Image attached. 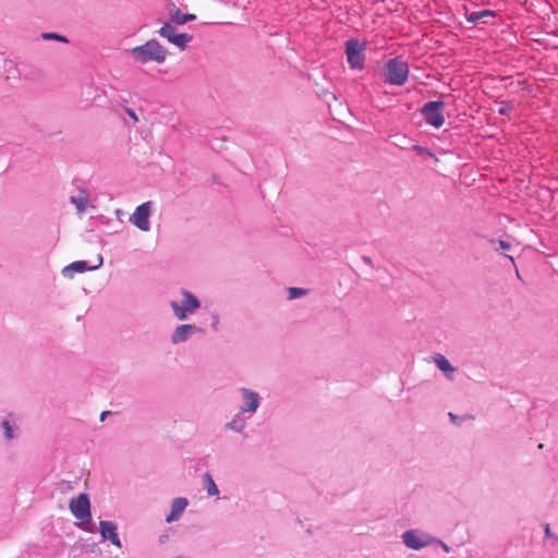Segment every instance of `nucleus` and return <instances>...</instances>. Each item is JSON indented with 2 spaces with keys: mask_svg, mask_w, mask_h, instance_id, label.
<instances>
[{
  "mask_svg": "<svg viewBox=\"0 0 558 558\" xmlns=\"http://www.w3.org/2000/svg\"><path fill=\"white\" fill-rule=\"evenodd\" d=\"M129 52L133 61L142 65L149 62L161 64L168 57V50L156 39H149L144 45L133 47Z\"/></svg>",
  "mask_w": 558,
  "mask_h": 558,
  "instance_id": "nucleus-1",
  "label": "nucleus"
},
{
  "mask_svg": "<svg viewBox=\"0 0 558 558\" xmlns=\"http://www.w3.org/2000/svg\"><path fill=\"white\" fill-rule=\"evenodd\" d=\"M170 307L177 319L186 320L201 307V302L189 290H182L181 299L172 300L170 302Z\"/></svg>",
  "mask_w": 558,
  "mask_h": 558,
  "instance_id": "nucleus-2",
  "label": "nucleus"
},
{
  "mask_svg": "<svg viewBox=\"0 0 558 558\" xmlns=\"http://www.w3.org/2000/svg\"><path fill=\"white\" fill-rule=\"evenodd\" d=\"M409 64L401 57L390 59L385 66V82L390 85L402 86L409 77Z\"/></svg>",
  "mask_w": 558,
  "mask_h": 558,
  "instance_id": "nucleus-3",
  "label": "nucleus"
},
{
  "mask_svg": "<svg viewBox=\"0 0 558 558\" xmlns=\"http://www.w3.org/2000/svg\"><path fill=\"white\" fill-rule=\"evenodd\" d=\"M69 509L73 517L80 520L83 524L90 523V501L86 494H80L77 497L72 498L69 504Z\"/></svg>",
  "mask_w": 558,
  "mask_h": 558,
  "instance_id": "nucleus-4",
  "label": "nucleus"
},
{
  "mask_svg": "<svg viewBox=\"0 0 558 558\" xmlns=\"http://www.w3.org/2000/svg\"><path fill=\"white\" fill-rule=\"evenodd\" d=\"M444 108V101H428L422 107L421 112L427 124L438 129L445 123Z\"/></svg>",
  "mask_w": 558,
  "mask_h": 558,
  "instance_id": "nucleus-5",
  "label": "nucleus"
},
{
  "mask_svg": "<svg viewBox=\"0 0 558 558\" xmlns=\"http://www.w3.org/2000/svg\"><path fill=\"white\" fill-rule=\"evenodd\" d=\"M238 392L241 397L239 410L253 416L260 407L262 397L258 392L245 387L239 388Z\"/></svg>",
  "mask_w": 558,
  "mask_h": 558,
  "instance_id": "nucleus-6",
  "label": "nucleus"
},
{
  "mask_svg": "<svg viewBox=\"0 0 558 558\" xmlns=\"http://www.w3.org/2000/svg\"><path fill=\"white\" fill-rule=\"evenodd\" d=\"M158 34L166 38L169 43L177 46L181 50H184L189 43L192 40V36L184 33H178L177 28L171 23H165Z\"/></svg>",
  "mask_w": 558,
  "mask_h": 558,
  "instance_id": "nucleus-7",
  "label": "nucleus"
},
{
  "mask_svg": "<svg viewBox=\"0 0 558 558\" xmlns=\"http://www.w3.org/2000/svg\"><path fill=\"white\" fill-rule=\"evenodd\" d=\"M151 202H145L137 206L134 213L130 216V222L138 228L141 231L147 232L150 230L149 217L151 215Z\"/></svg>",
  "mask_w": 558,
  "mask_h": 558,
  "instance_id": "nucleus-8",
  "label": "nucleus"
},
{
  "mask_svg": "<svg viewBox=\"0 0 558 558\" xmlns=\"http://www.w3.org/2000/svg\"><path fill=\"white\" fill-rule=\"evenodd\" d=\"M403 543L407 547L418 550L422 549L433 542V537L426 533L418 532L416 530H409L402 535Z\"/></svg>",
  "mask_w": 558,
  "mask_h": 558,
  "instance_id": "nucleus-9",
  "label": "nucleus"
},
{
  "mask_svg": "<svg viewBox=\"0 0 558 558\" xmlns=\"http://www.w3.org/2000/svg\"><path fill=\"white\" fill-rule=\"evenodd\" d=\"M99 533L104 541L109 539L112 545L121 548L122 544L118 534V525L113 521H100Z\"/></svg>",
  "mask_w": 558,
  "mask_h": 558,
  "instance_id": "nucleus-10",
  "label": "nucleus"
},
{
  "mask_svg": "<svg viewBox=\"0 0 558 558\" xmlns=\"http://www.w3.org/2000/svg\"><path fill=\"white\" fill-rule=\"evenodd\" d=\"M201 329L191 324H182L174 328L171 333V343L180 344L187 341L194 333L198 332Z\"/></svg>",
  "mask_w": 558,
  "mask_h": 558,
  "instance_id": "nucleus-11",
  "label": "nucleus"
},
{
  "mask_svg": "<svg viewBox=\"0 0 558 558\" xmlns=\"http://www.w3.org/2000/svg\"><path fill=\"white\" fill-rule=\"evenodd\" d=\"M366 43L351 39V69L362 70L365 63Z\"/></svg>",
  "mask_w": 558,
  "mask_h": 558,
  "instance_id": "nucleus-12",
  "label": "nucleus"
},
{
  "mask_svg": "<svg viewBox=\"0 0 558 558\" xmlns=\"http://www.w3.org/2000/svg\"><path fill=\"white\" fill-rule=\"evenodd\" d=\"M189 506V500L185 497H177L171 502L170 513L166 517L167 523L179 521Z\"/></svg>",
  "mask_w": 558,
  "mask_h": 558,
  "instance_id": "nucleus-13",
  "label": "nucleus"
},
{
  "mask_svg": "<svg viewBox=\"0 0 558 558\" xmlns=\"http://www.w3.org/2000/svg\"><path fill=\"white\" fill-rule=\"evenodd\" d=\"M102 265V257H99V264L93 267H89L86 262L84 260H77L73 262L70 265L65 266L62 269V275L68 278H72L77 272H85L87 270H94L97 269Z\"/></svg>",
  "mask_w": 558,
  "mask_h": 558,
  "instance_id": "nucleus-14",
  "label": "nucleus"
},
{
  "mask_svg": "<svg viewBox=\"0 0 558 558\" xmlns=\"http://www.w3.org/2000/svg\"><path fill=\"white\" fill-rule=\"evenodd\" d=\"M252 416L242 412V411H238L233 416L232 418L226 423L225 427L226 429L228 430H232V432H235V433H243L247 426V421L251 418Z\"/></svg>",
  "mask_w": 558,
  "mask_h": 558,
  "instance_id": "nucleus-15",
  "label": "nucleus"
},
{
  "mask_svg": "<svg viewBox=\"0 0 558 558\" xmlns=\"http://www.w3.org/2000/svg\"><path fill=\"white\" fill-rule=\"evenodd\" d=\"M434 362L436 363L437 367L442 371L448 378H451V374L454 372V368L451 366L449 361L441 354H437L434 357Z\"/></svg>",
  "mask_w": 558,
  "mask_h": 558,
  "instance_id": "nucleus-16",
  "label": "nucleus"
},
{
  "mask_svg": "<svg viewBox=\"0 0 558 558\" xmlns=\"http://www.w3.org/2000/svg\"><path fill=\"white\" fill-rule=\"evenodd\" d=\"M1 427L3 429V435L7 440H11L15 437V432L17 427L12 418L3 420L1 423Z\"/></svg>",
  "mask_w": 558,
  "mask_h": 558,
  "instance_id": "nucleus-17",
  "label": "nucleus"
},
{
  "mask_svg": "<svg viewBox=\"0 0 558 558\" xmlns=\"http://www.w3.org/2000/svg\"><path fill=\"white\" fill-rule=\"evenodd\" d=\"M203 478H204L205 489H206L208 496H218L219 489H218L213 476L209 473H205Z\"/></svg>",
  "mask_w": 558,
  "mask_h": 558,
  "instance_id": "nucleus-18",
  "label": "nucleus"
},
{
  "mask_svg": "<svg viewBox=\"0 0 558 558\" xmlns=\"http://www.w3.org/2000/svg\"><path fill=\"white\" fill-rule=\"evenodd\" d=\"M171 20L172 22L181 25L185 24L189 21L195 20V15L177 11L174 14H172Z\"/></svg>",
  "mask_w": 558,
  "mask_h": 558,
  "instance_id": "nucleus-19",
  "label": "nucleus"
},
{
  "mask_svg": "<svg viewBox=\"0 0 558 558\" xmlns=\"http://www.w3.org/2000/svg\"><path fill=\"white\" fill-rule=\"evenodd\" d=\"M71 203H73L80 214L84 213L87 208V197L86 196H72Z\"/></svg>",
  "mask_w": 558,
  "mask_h": 558,
  "instance_id": "nucleus-20",
  "label": "nucleus"
},
{
  "mask_svg": "<svg viewBox=\"0 0 558 558\" xmlns=\"http://www.w3.org/2000/svg\"><path fill=\"white\" fill-rule=\"evenodd\" d=\"M41 37L45 40H59V41L68 43V39L64 36H61L56 33H43Z\"/></svg>",
  "mask_w": 558,
  "mask_h": 558,
  "instance_id": "nucleus-21",
  "label": "nucleus"
},
{
  "mask_svg": "<svg viewBox=\"0 0 558 558\" xmlns=\"http://www.w3.org/2000/svg\"><path fill=\"white\" fill-rule=\"evenodd\" d=\"M305 294V290L301 288H289L288 290V299L294 300Z\"/></svg>",
  "mask_w": 558,
  "mask_h": 558,
  "instance_id": "nucleus-22",
  "label": "nucleus"
},
{
  "mask_svg": "<svg viewBox=\"0 0 558 558\" xmlns=\"http://www.w3.org/2000/svg\"><path fill=\"white\" fill-rule=\"evenodd\" d=\"M492 13L487 10H484V11H481V12H474V13H471L469 16H468V20L470 22H476L478 21L480 19H482L483 16H486V15H490Z\"/></svg>",
  "mask_w": 558,
  "mask_h": 558,
  "instance_id": "nucleus-23",
  "label": "nucleus"
},
{
  "mask_svg": "<svg viewBox=\"0 0 558 558\" xmlns=\"http://www.w3.org/2000/svg\"><path fill=\"white\" fill-rule=\"evenodd\" d=\"M125 111L128 113V116L134 121V122H137L138 121V118L135 113V111L131 108H125Z\"/></svg>",
  "mask_w": 558,
  "mask_h": 558,
  "instance_id": "nucleus-24",
  "label": "nucleus"
},
{
  "mask_svg": "<svg viewBox=\"0 0 558 558\" xmlns=\"http://www.w3.org/2000/svg\"><path fill=\"white\" fill-rule=\"evenodd\" d=\"M218 324H219V317H218V315H214V316H213V324H211V327H213L214 329H217Z\"/></svg>",
  "mask_w": 558,
  "mask_h": 558,
  "instance_id": "nucleus-25",
  "label": "nucleus"
},
{
  "mask_svg": "<svg viewBox=\"0 0 558 558\" xmlns=\"http://www.w3.org/2000/svg\"><path fill=\"white\" fill-rule=\"evenodd\" d=\"M499 246H500L502 250H508V248H510V244H509V243H507L506 241H502V240H500V241H499Z\"/></svg>",
  "mask_w": 558,
  "mask_h": 558,
  "instance_id": "nucleus-26",
  "label": "nucleus"
},
{
  "mask_svg": "<svg viewBox=\"0 0 558 558\" xmlns=\"http://www.w3.org/2000/svg\"><path fill=\"white\" fill-rule=\"evenodd\" d=\"M344 53L347 56V59L349 60V40H345L343 44Z\"/></svg>",
  "mask_w": 558,
  "mask_h": 558,
  "instance_id": "nucleus-27",
  "label": "nucleus"
},
{
  "mask_svg": "<svg viewBox=\"0 0 558 558\" xmlns=\"http://www.w3.org/2000/svg\"><path fill=\"white\" fill-rule=\"evenodd\" d=\"M498 112L500 114H506L508 112V107L507 106H501L499 109H498Z\"/></svg>",
  "mask_w": 558,
  "mask_h": 558,
  "instance_id": "nucleus-28",
  "label": "nucleus"
},
{
  "mask_svg": "<svg viewBox=\"0 0 558 558\" xmlns=\"http://www.w3.org/2000/svg\"><path fill=\"white\" fill-rule=\"evenodd\" d=\"M545 534H546L547 536H551L550 527H549V525H548V524H546V525H545Z\"/></svg>",
  "mask_w": 558,
  "mask_h": 558,
  "instance_id": "nucleus-29",
  "label": "nucleus"
},
{
  "mask_svg": "<svg viewBox=\"0 0 558 558\" xmlns=\"http://www.w3.org/2000/svg\"><path fill=\"white\" fill-rule=\"evenodd\" d=\"M110 412L108 411H105L100 414V421H105L106 416L109 414Z\"/></svg>",
  "mask_w": 558,
  "mask_h": 558,
  "instance_id": "nucleus-30",
  "label": "nucleus"
},
{
  "mask_svg": "<svg viewBox=\"0 0 558 558\" xmlns=\"http://www.w3.org/2000/svg\"><path fill=\"white\" fill-rule=\"evenodd\" d=\"M449 415H450V417H451L452 422H456L457 416H456V415H453L452 413H449Z\"/></svg>",
  "mask_w": 558,
  "mask_h": 558,
  "instance_id": "nucleus-31",
  "label": "nucleus"
},
{
  "mask_svg": "<svg viewBox=\"0 0 558 558\" xmlns=\"http://www.w3.org/2000/svg\"><path fill=\"white\" fill-rule=\"evenodd\" d=\"M329 110H330V113L333 114L335 109L332 108L331 105H329Z\"/></svg>",
  "mask_w": 558,
  "mask_h": 558,
  "instance_id": "nucleus-32",
  "label": "nucleus"
},
{
  "mask_svg": "<svg viewBox=\"0 0 558 558\" xmlns=\"http://www.w3.org/2000/svg\"><path fill=\"white\" fill-rule=\"evenodd\" d=\"M333 119H335V120H337V121H338V122H340V123H343V122L341 121V119H337V118H333Z\"/></svg>",
  "mask_w": 558,
  "mask_h": 558,
  "instance_id": "nucleus-33",
  "label": "nucleus"
},
{
  "mask_svg": "<svg viewBox=\"0 0 558 558\" xmlns=\"http://www.w3.org/2000/svg\"><path fill=\"white\" fill-rule=\"evenodd\" d=\"M444 550L448 551V547L446 545H444Z\"/></svg>",
  "mask_w": 558,
  "mask_h": 558,
  "instance_id": "nucleus-34",
  "label": "nucleus"
}]
</instances>
